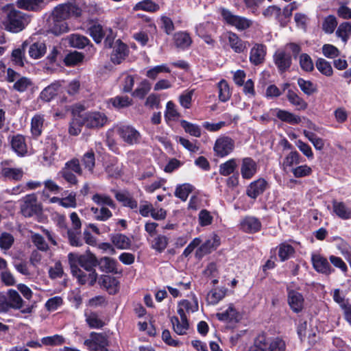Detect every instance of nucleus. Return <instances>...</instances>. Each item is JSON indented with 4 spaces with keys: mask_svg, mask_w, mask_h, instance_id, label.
Returning a JSON list of instances; mask_svg holds the SVG:
<instances>
[{
    "mask_svg": "<svg viewBox=\"0 0 351 351\" xmlns=\"http://www.w3.org/2000/svg\"><path fill=\"white\" fill-rule=\"evenodd\" d=\"M84 344L92 351H109L108 336L105 333L91 332L90 338L84 341Z\"/></svg>",
    "mask_w": 351,
    "mask_h": 351,
    "instance_id": "6",
    "label": "nucleus"
},
{
    "mask_svg": "<svg viewBox=\"0 0 351 351\" xmlns=\"http://www.w3.org/2000/svg\"><path fill=\"white\" fill-rule=\"evenodd\" d=\"M193 186L189 183L179 184L176 186L174 195L176 197L180 199L182 201L185 202L189 194L193 191Z\"/></svg>",
    "mask_w": 351,
    "mask_h": 351,
    "instance_id": "45",
    "label": "nucleus"
},
{
    "mask_svg": "<svg viewBox=\"0 0 351 351\" xmlns=\"http://www.w3.org/2000/svg\"><path fill=\"white\" fill-rule=\"evenodd\" d=\"M116 199L122 203L125 207H128L131 209H136L138 207L137 201L134 199L128 192L118 191L114 195Z\"/></svg>",
    "mask_w": 351,
    "mask_h": 351,
    "instance_id": "35",
    "label": "nucleus"
},
{
    "mask_svg": "<svg viewBox=\"0 0 351 351\" xmlns=\"http://www.w3.org/2000/svg\"><path fill=\"white\" fill-rule=\"evenodd\" d=\"M276 117L284 122L289 124H298L301 122V119L291 112L283 110H278Z\"/></svg>",
    "mask_w": 351,
    "mask_h": 351,
    "instance_id": "44",
    "label": "nucleus"
},
{
    "mask_svg": "<svg viewBox=\"0 0 351 351\" xmlns=\"http://www.w3.org/2000/svg\"><path fill=\"white\" fill-rule=\"evenodd\" d=\"M86 53L77 51L67 53L64 58V63L66 66H74L83 62Z\"/></svg>",
    "mask_w": 351,
    "mask_h": 351,
    "instance_id": "39",
    "label": "nucleus"
},
{
    "mask_svg": "<svg viewBox=\"0 0 351 351\" xmlns=\"http://www.w3.org/2000/svg\"><path fill=\"white\" fill-rule=\"evenodd\" d=\"M303 134L312 143L316 149L322 150L324 148V140L318 137L315 133L304 130Z\"/></svg>",
    "mask_w": 351,
    "mask_h": 351,
    "instance_id": "59",
    "label": "nucleus"
},
{
    "mask_svg": "<svg viewBox=\"0 0 351 351\" xmlns=\"http://www.w3.org/2000/svg\"><path fill=\"white\" fill-rule=\"evenodd\" d=\"M108 103L111 104L113 108L117 110L128 108L132 105V99L128 96H116L110 98Z\"/></svg>",
    "mask_w": 351,
    "mask_h": 351,
    "instance_id": "38",
    "label": "nucleus"
},
{
    "mask_svg": "<svg viewBox=\"0 0 351 351\" xmlns=\"http://www.w3.org/2000/svg\"><path fill=\"white\" fill-rule=\"evenodd\" d=\"M178 313L180 317V320L176 316H173L171 318V322L173 325L174 332L178 335H184L187 333L189 329V322L186 315V313L181 309L177 310Z\"/></svg>",
    "mask_w": 351,
    "mask_h": 351,
    "instance_id": "15",
    "label": "nucleus"
},
{
    "mask_svg": "<svg viewBox=\"0 0 351 351\" xmlns=\"http://www.w3.org/2000/svg\"><path fill=\"white\" fill-rule=\"evenodd\" d=\"M71 271L73 276L77 279V282L81 285L88 283L89 286L92 287L95 284L97 279L96 271H88V274H86L80 269L77 265H71Z\"/></svg>",
    "mask_w": 351,
    "mask_h": 351,
    "instance_id": "12",
    "label": "nucleus"
},
{
    "mask_svg": "<svg viewBox=\"0 0 351 351\" xmlns=\"http://www.w3.org/2000/svg\"><path fill=\"white\" fill-rule=\"evenodd\" d=\"M29 45V43L27 40L24 41L20 48L15 49L12 52V60L15 63V64L23 66H24V59H25V53L26 47Z\"/></svg>",
    "mask_w": 351,
    "mask_h": 351,
    "instance_id": "40",
    "label": "nucleus"
},
{
    "mask_svg": "<svg viewBox=\"0 0 351 351\" xmlns=\"http://www.w3.org/2000/svg\"><path fill=\"white\" fill-rule=\"evenodd\" d=\"M51 32L56 36H59L68 32V24L64 21H60L58 19H53V24L51 27Z\"/></svg>",
    "mask_w": 351,
    "mask_h": 351,
    "instance_id": "51",
    "label": "nucleus"
},
{
    "mask_svg": "<svg viewBox=\"0 0 351 351\" xmlns=\"http://www.w3.org/2000/svg\"><path fill=\"white\" fill-rule=\"evenodd\" d=\"M70 47L78 49H85L86 56L90 59L96 53L97 49L86 36L80 34H71L68 36Z\"/></svg>",
    "mask_w": 351,
    "mask_h": 351,
    "instance_id": "3",
    "label": "nucleus"
},
{
    "mask_svg": "<svg viewBox=\"0 0 351 351\" xmlns=\"http://www.w3.org/2000/svg\"><path fill=\"white\" fill-rule=\"evenodd\" d=\"M44 121V115L40 114H36L32 118L30 132L33 139L37 140L41 136L43 130Z\"/></svg>",
    "mask_w": 351,
    "mask_h": 351,
    "instance_id": "27",
    "label": "nucleus"
},
{
    "mask_svg": "<svg viewBox=\"0 0 351 351\" xmlns=\"http://www.w3.org/2000/svg\"><path fill=\"white\" fill-rule=\"evenodd\" d=\"M337 20L334 15L326 16L322 23V29L326 34H332L337 26Z\"/></svg>",
    "mask_w": 351,
    "mask_h": 351,
    "instance_id": "53",
    "label": "nucleus"
},
{
    "mask_svg": "<svg viewBox=\"0 0 351 351\" xmlns=\"http://www.w3.org/2000/svg\"><path fill=\"white\" fill-rule=\"evenodd\" d=\"M8 295L9 300L5 295L7 307H5V310H2V313H7L10 308L20 309L23 306V301L19 293L16 290L10 289L8 292Z\"/></svg>",
    "mask_w": 351,
    "mask_h": 351,
    "instance_id": "24",
    "label": "nucleus"
},
{
    "mask_svg": "<svg viewBox=\"0 0 351 351\" xmlns=\"http://www.w3.org/2000/svg\"><path fill=\"white\" fill-rule=\"evenodd\" d=\"M241 229L249 234H253L258 232L262 227L260 220L253 216H247L242 219L240 221Z\"/></svg>",
    "mask_w": 351,
    "mask_h": 351,
    "instance_id": "20",
    "label": "nucleus"
},
{
    "mask_svg": "<svg viewBox=\"0 0 351 351\" xmlns=\"http://www.w3.org/2000/svg\"><path fill=\"white\" fill-rule=\"evenodd\" d=\"M159 9V5L152 0H143L137 3L134 7L136 10H141L150 12H157Z\"/></svg>",
    "mask_w": 351,
    "mask_h": 351,
    "instance_id": "47",
    "label": "nucleus"
},
{
    "mask_svg": "<svg viewBox=\"0 0 351 351\" xmlns=\"http://www.w3.org/2000/svg\"><path fill=\"white\" fill-rule=\"evenodd\" d=\"M169 244V238L163 234H158L150 243V247L158 253L165 251Z\"/></svg>",
    "mask_w": 351,
    "mask_h": 351,
    "instance_id": "37",
    "label": "nucleus"
},
{
    "mask_svg": "<svg viewBox=\"0 0 351 351\" xmlns=\"http://www.w3.org/2000/svg\"><path fill=\"white\" fill-rule=\"evenodd\" d=\"M73 119L69 123V133L72 136H77L82 132V128L84 125V120L81 116V112H72Z\"/></svg>",
    "mask_w": 351,
    "mask_h": 351,
    "instance_id": "28",
    "label": "nucleus"
},
{
    "mask_svg": "<svg viewBox=\"0 0 351 351\" xmlns=\"http://www.w3.org/2000/svg\"><path fill=\"white\" fill-rule=\"evenodd\" d=\"M295 252L292 245L283 243L278 247V256L282 261L289 259Z\"/></svg>",
    "mask_w": 351,
    "mask_h": 351,
    "instance_id": "57",
    "label": "nucleus"
},
{
    "mask_svg": "<svg viewBox=\"0 0 351 351\" xmlns=\"http://www.w3.org/2000/svg\"><path fill=\"white\" fill-rule=\"evenodd\" d=\"M47 52V46L44 42L37 41L29 45L28 53L32 59H40Z\"/></svg>",
    "mask_w": 351,
    "mask_h": 351,
    "instance_id": "33",
    "label": "nucleus"
},
{
    "mask_svg": "<svg viewBox=\"0 0 351 351\" xmlns=\"http://www.w3.org/2000/svg\"><path fill=\"white\" fill-rule=\"evenodd\" d=\"M336 35L346 43L351 35V23L349 22L341 23L337 27Z\"/></svg>",
    "mask_w": 351,
    "mask_h": 351,
    "instance_id": "48",
    "label": "nucleus"
},
{
    "mask_svg": "<svg viewBox=\"0 0 351 351\" xmlns=\"http://www.w3.org/2000/svg\"><path fill=\"white\" fill-rule=\"evenodd\" d=\"M10 146L19 157H24L27 155L28 147L25 136L21 134L13 135L10 140Z\"/></svg>",
    "mask_w": 351,
    "mask_h": 351,
    "instance_id": "16",
    "label": "nucleus"
},
{
    "mask_svg": "<svg viewBox=\"0 0 351 351\" xmlns=\"http://www.w3.org/2000/svg\"><path fill=\"white\" fill-rule=\"evenodd\" d=\"M117 132L123 141L130 145L141 143L140 132L131 125H121L117 127Z\"/></svg>",
    "mask_w": 351,
    "mask_h": 351,
    "instance_id": "10",
    "label": "nucleus"
},
{
    "mask_svg": "<svg viewBox=\"0 0 351 351\" xmlns=\"http://www.w3.org/2000/svg\"><path fill=\"white\" fill-rule=\"evenodd\" d=\"M14 241V237L10 233L3 232L0 236V248L8 250L12 247Z\"/></svg>",
    "mask_w": 351,
    "mask_h": 351,
    "instance_id": "63",
    "label": "nucleus"
},
{
    "mask_svg": "<svg viewBox=\"0 0 351 351\" xmlns=\"http://www.w3.org/2000/svg\"><path fill=\"white\" fill-rule=\"evenodd\" d=\"M93 201L99 206H108L112 208H115L116 204L112 198L106 195L95 193L93 197Z\"/></svg>",
    "mask_w": 351,
    "mask_h": 351,
    "instance_id": "56",
    "label": "nucleus"
},
{
    "mask_svg": "<svg viewBox=\"0 0 351 351\" xmlns=\"http://www.w3.org/2000/svg\"><path fill=\"white\" fill-rule=\"evenodd\" d=\"M234 148V143L228 136L221 137V157L226 156L231 153Z\"/></svg>",
    "mask_w": 351,
    "mask_h": 351,
    "instance_id": "54",
    "label": "nucleus"
},
{
    "mask_svg": "<svg viewBox=\"0 0 351 351\" xmlns=\"http://www.w3.org/2000/svg\"><path fill=\"white\" fill-rule=\"evenodd\" d=\"M285 342L280 337H270L259 335L249 351H285Z\"/></svg>",
    "mask_w": 351,
    "mask_h": 351,
    "instance_id": "1",
    "label": "nucleus"
},
{
    "mask_svg": "<svg viewBox=\"0 0 351 351\" xmlns=\"http://www.w3.org/2000/svg\"><path fill=\"white\" fill-rule=\"evenodd\" d=\"M267 186L268 183L264 178H259L250 184L246 193L250 197L256 199L266 190Z\"/></svg>",
    "mask_w": 351,
    "mask_h": 351,
    "instance_id": "22",
    "label": "nucleus"
},
{
    "mask_svg": "<svg viewBox=\"0 0 351 351\" xmlns=\"http://www.w3.org/2000/svg\"><path fill=\"white\" fill-rule=\"evenodd\" d=\"M112 245L118 250H129L132 245L130 237L122 233H113L109 235Z\"/></svg>",
    "mask_w": 351,
    "mask_h": 351,
    "instance_id": "25",
    "label": "nucleus"
},
{
    "mask_svg": "<svg viewBox=\"0 0 351 351\" xmlns=\"http://www.w3.org/2000/svg\"><path fill=\"white\" fill-rule=\"evenodd\" d=\"M241 319V315L232 306L230 305L226 310L221 313V322L225 329L233 328Z\"/></svg>",
    "mask_w": 351,
    "mask_h": 351,
    "instance_id": "14",
    "label": "nucleus"
},
{
    "mask_svg": "<svg viewBox=\"0 0 351 351\" xmlns=\"http://www.w3.org/2000/svg\"><path fill=\"white\" fill-rule=\"evenodd\" d=\"M88 31L90 36L97 44L101 43L106 34V29H104L103 26L97 22L93 23L89 27Z\"/></svg>",
    "mask_w": 351,
    "mask_h": 351,
    "instance_id": "36",
    "label": "nucleus"
},
{
    "mask_svg": "<svg viewBox=\"0 0 351 351\" xmlns=\"http://www.w3.org/2000/svg\"><path fill=\"white\" fill-rule=\"evenodd\" d=\"M0 173L5 179L13 181L21 180L24 175L22 168L11 167H2Z\"/></svg>",
    "mask_w": 351,
    "mask_h": 351,
    "instance_id": "32",
    "label": "nucleus"
},
{
    "mask_svg": "<svg viewBox=\"0 0 351 351\" xmlns=\"http://www.w3.org/2000/svg\"><path fill=\"white\" fill-rule=\"evenodd\" d=\"M82 12V9L77 5L68 2L55 7L52 12V18L65 21L71 16H81Z\"/></svg>",
    "mask_w": 351,
    "mask_h": 351,
    "instance_id": "4",
    "label": "nucleus"
},
{
    "mask_svg": "<svg viewBox=\"0 0 351 351\" xmlns=\"http://www.w3.org/2000/svg\"><path fill=\"white\" fill-rule=\"evenodd\" d=\"M198 301L195 295H193V302L189 300L183 299L178 304V309H181L186 313H195L198 311Z\"/></svg>",
    "mask_w": 351,
    "mask_h": 351,
    "instance_id": "41",
    "label": "nucleus"
},
{
    "mask_svg": "<svg viewBox=\"0 0 351 351\" xmlns=\"http://www.w3.org/2000/svg\"><path fill=\"white\" fill-rule=\"evenodd\" d=\"M334 213L342 219H351V208H348L345 203L334 200L332 202Z\"/></svg>",
    "mask_w": 351,
    "mask_h": 351,
    "instance_id": "34",
    "label": "nucleus"
},
{
    "mask_svg": "<svg viewBox=\"0 0 351 351\" xmlns=\"http://www.w3.org/2000/svg\"><path fill=\"white\" fill-rule=\"evenodd\" d=\"M300 65L301 69L306 72H311L314 70L313 60L307 53H302L300 55Z\"/></svg>",
    "mask_w": 351,
    "mask_h": 351,
    "instance_id": "60",
    "label": "nucleus"
},
{
    "mask_svg": "<svg viewBox=\"0 0 351 351\" xmlns=\"http://www.w3.org/2000/svg\"><path fill=\"white\" fill-rule=\"evenodd\" d=\"M151 90V84L148 80H143L140 85L132 92V95L134 97L143 99Z\"/></svg>",
    "mask_w": 351,
    "mask_h": 351,
    "instance_id": "49",
    "label": "nucleus"
},
{
    "mask_svg": "<svg viewBox=\"0 0 351 351\" xmlns=\"http://www.w3.org/2000/svg\"><path fill=\"white\" fill-rule=\"evenodd\" d=\"M81 116L84 122V126L89 129L101 128L108 121L107 116L101 112H81Z\"/></svg>",
    "mask_w": 351,
    "mask_h": 351,
    "instance_id": "8",
    "label": "nucleus"
},
{
    "mask_svg": "<svg viewBox=\"0 0 351 351\" xmlns=\"http://www.w3.org/2000/svg\"><path fill=\"white\" fill-rule=\"evenodd\" d=\"M80 232L81 231L80 230L69 229L67 230L68 239L71 245L75 247L82 245V241L80 239Z\"/></svg>",
    "mask_w": 351,
    "mask_h": 351,
    "instance_id": "62",
    "label": "nucleus"
},
{
    "mask_svg": "<svg viewBox=\"0 0 351 351\" xmlns=\"http://www.w3.org/2000/svg\"><path fill=\"white\" fill-rule=\"evenodd\" d=\"M68 257L71 268V265H80L86 271H95V267L98 264V258L90 250H86L85 254L80 255L69 253Z\"/></svg>",
    "mask_w": 351,
    "mask_h": 351,
    "instance_id": "2",
    "label": "nucleus"
},
{
    "mask_svg": "<svg viewBox=\"0 0 351 351\" xmlns=\"http://www.w3.org/2000/svg\"><path fill=\"white\" fill-rule=\"evenodd\" d=\"M267 53L266 47L263 44H255L250 50V61L254 65H259L264 62Z\"/></svg>",
    "mask_w": 351,
    "mask_h": 351,
    "instance_id": "21",
    "label": "nucleus"
},
{
    "mask_svg": "<svg viewBox=\"0 0 351 351\" xmlns=\"http://www.w3.org/2000/svg\"><path fill=\"white\" fill-rule=\"evenodd\" d=\"M180 125L186 133L195 137L201 136V129L199 126L196 124L191 123L186 120L180 121Z\"/></svg>",
    "mask_w": 351,
    "mask_h": 351,
    "instance_id": "55",
    "label": "nucleus"
},
{
    "mask_svg": "<svg viewBox=\"0 0 351 351\" xmlns=\"http://www.w3.org/2000/svg\"><path fill=\"white\" fill-rule=\"evenodd\" d=\"M129 53L128 46L121 39H117L112 47L110 60L114 64H120L128 56Z\"/></svg>",
    "mask_w": 351,
    "mask_h": 351,
    "instance_id": "13",
    "label": "nucleus"
},
{
    "mask_svg": "<svg viewBox=\"0 0 351 351\" xmlns=\"http://www.w3.org/2000/svg\"><path fill=\"white\" fill-rule=\"evenodd\" d=\"M311 261L313 268L319 273L329 275L334 271L328 260L319 254H312Z\"/></svg>",
    "mask_w": 351,
    "mask_h": 351,
    "instance_id": "17",
    "label": "nucleus"
},
{
    "mask_svg": "<svg viewBox=\"0 0 351 351\" xmlns=\"http://www.w3.org/2000/svg\"><path fill=\"white\" fill-rule=\"evenodd\" d=\"M288 304L293 311L300 312L304 306L303 295L296 291L288 289Z\"/></svg>",
    "mask_w": 351,
    "mask_h": 351,
    "instance_id": "26",
    "label": "nucleus"
},
{
    "mask_svg": "<svg viewBox=\"0 0 351 351\" xmlns=\"http://www.w3.org/2000/svg\"><path fill=\"white\" fill-rule=\"evenodd\" d=\"M165 117L166 119L171 121H175L177 118L180 117V113L176 109L174 103L171 101L167 103Z\"/></svg>",
    "mask_w": 351,
    "mask_h": 351,
    "instance_id": "64",
    "label": "nucleus"
},
{
    "mask_svg": "<svg viewBox=\"0 0 351 351\" xmlns=\"http://www.w3.org/2000/svg\"><path fill=\"white\" fill-rule=\"evenodd\" d=\"M59 87L57 83L51 84L41 91L40 98L45 101H50L57 95Z\"/></svg>",
    "mask_w": 351,
    "mask_h": 351,
    "instance_id": "42",
    "label": "nucleus"
},
{
    "mask_svg": "<svg viewBox=\"0 0 351 351\" xmlns=\"http://www.w3.org/2000/svg\"><path fill=\"white\" fill-rule=\"evenodd\" d=\"M298 84L300 89L308 95H311L317 91L316 85L311 81L299 78L298 80Z\"/></svg>",
    "mask_w": 351,
    "mask_h": 351,
    "instance_id": "58",
    "label": "nucleus"
},
{
    "mask_svg": "<svg viewBox=\"0 0 351 351\" xmlns=\"http://www.w3.org/2000/svg\"><path fill=\"white\" fill-rule=\"evenodd\" d=\"M196 34L202 38L205 43L214 47L216 43L215 40L213 38V36L217 34V27L213 23L206 22L200 23L195 27Z\"/></svg>",
    "mask_w": 351,
    "mask_h": 351,
    "instance_id": "11",
    "label": "nucleus"
},
{
    "mask_svg": "<svg viewBox=\"0 0 351 351\" xmlns=\"http://www.w3.org/2000/svg\"><path fill=\"white\" fill-rule=\"evenodd\" d=\"M287 99L298 110H305L307 107V103L291 90L287 92Z\"/></svg>",
    "mask_w": 351,
    "mask_h": 351,
    "instance_id": "46",
    "label": "nucleus"
},
{
    "mask_svg": "<svg viewBox=\"0 0 351 351\" xmlns=\"http://www.w3.org/2000/svg\"><path fill=\"white\" fill-rule=\"evenodd\" d=\"M82 162L86 169H88L91 172L93 171L95 165V158L92 149L84 154Z\"/></svg>",
    "mask_w": 351,
    "mask_h": 351,
    "instance_id": "61",
    "label": "nucleus"
},
{
    "mask_svg": "<svg viewBox=\"0 0 351 351\" xmlns=\"http://www.w3.org/2000/svg\"><path fill=\"white\" fill-rule=\"evenodd\" d=\"M173 42L177 48L184 50L191 46L192 39L189 33L180 31L173 35Z\"/></svg>",
    "mask_w": 351,
    "mask_h": 351,
    "instance_id": "29",
    "label": "nucleus"
},
{
    "mask_svg": "<svg viewBox=\"0 0 351 351\" xmlns=\"http://www.w3.org/2000/svg\"><path fill=\"white\" fill-rule=\"evenodd\" d=\"M41 343L44 346H58L65 343V339L60 335L44 337L41 339Z\"/></svg>",
    "mask_w": 351,
    "mask_h": 351,
    "instance_id": "52",
    "label": "nucleus"
},
{
    "mask_svg": "<svg viewBox=\"0 0 351 351\" xmlns=\"http://www.w3.org/2000/svg\"><path fill=\"white\" fill-rule=\"evenodd\" d=\"M225 37L228 39L230 47L234 52L241 53L246 48L245 42L241 40L235 33L228 32Z\"/></svg>",
    "mask_w": 351,
    "mask_h": 351,
    "instance_id": "31",
    "label": "nucleus"
},
{
    "mask_svg": "<svg viewBox=\"0 0 351 351\" xmlns=\"http://www.w3.org/2000/svg\"><path fill=\"white\" fill-rule=\"evenodd\" d=\"M44 0H17L16 5L19 8L28 11H38Z\"/></svg>",
    "mask_w": 351,
    "mask_h": 351,
    "instance_id": "43",
    "label": "nucleus"
},
{
    "mask_svg": "<svg viewBox=\"0 0 351 351\" xmlns=\"http://www.w3.org/2000/svg\"><path fill=\"white\" fill-rule=\"evenodd\" d=\"M221 14L223 21L228 25L235 27L239 30H245L252 25V21L233 14L228 10L223 9Z\"/></svg>",
    "mask_w": 351,
    "mask_h": 351,
    "instance_id": "9",
    "label": "nucleus"
},
{
    "mask_svg": "<svg viewBox=\"0 0 351 351\" xmlns=\"http://www.w3.org/2000/svg\"><path fill=\"white\" fill-rule=\"evenodd\" d=\"M23 20L24 14L23 12L12 9L8 13L4 21L5 29L10 32H19L25 27Z\"/></svg>",
    "mask_w": 351,
    "mask_h": 351,
    "instance_id": "7",
    "label": "nucleus"
},
{
    "mask_svg": "<svg viewBox=\"0 0 351 351\" xmlns=\"http://www.w3.org/2000/svg\"><path fill=\"white\" fill-rule=\"evenodd\" d=\"M258 165L252 158L246 157L242 160L241 173L243 179L252 178L258 171Z\"/></svg>",
    "mask_w": 351,
    "mask_h": 351,
    "instance_id": "19",
    "label": "nucleus"
},
{
    "mask_svg": "<svg viewBox=\"0 0 351 351\" xmlns=\"http://www.w3.org/2000/svg\"><path fill=\"white\" fill-rule=\"evenodd\" d=\"M58 145L56 138L51 135L47 136L45 139L43 158L45 160L52 158L56 154Z\"/></svg>",
    "mask_w": 351,
    "mask_h": 351,
    "instance_id": "30",
    "label": "nucleus"
},
{
    "mask_svg": "<svg viewBox=\"0 0 351 351\" xmlns=\"http://www.w3.org/2000/svg\"><path fill=\"white\" fill-rule=\"evenodd\" d=\"M21 212L25 217L39 216L43 213V206L38 202L36 194L32 193L24 197L23 204L21 206Z\"/></svg>",
    "mask_w": 351,
    "mask_h": 351,
    "instance_id": "5",
    "label": "nucleus"
},
{
    "mask_svg": "<svg viewBox=\"0 0 351 351\" xmlns=\"http://www.w3.org/2000/svg\"><path fill=\"white\" fill-rule=\"evenodd\" d=\"M274 62L279 72L282 73L290 68L292 59L290 54L285 51L278 50L274 55Z\"/></svg>",
    "mask_w": 351,
    "mask_h": 351,
    "instance_id": "18",
    "label": "nucleus"
},
{
    "mask_svg": "<svg viewBox=\"0 0 351 351\" xmlns=\"http://www.w3.org/2000/svg\"><path fill=\"white\" fill-rule=\"evenodd\" d=\"M117 265L118 262L115 259L108 256L101 257L98 259V264H97L101 271L114 274L121 273V271H117Z\"/></svg>",
    "mask_w": 351,
    "mask_h": 351,
    "instance_id": "23",
    "label": "nucleus"
},
{
    "mask_svg": "<svg viewBox=\"0 0 351 351\" xmlns=\"http://www.w3.org/2000/svg\"><path fill=\"white\" fill-rule=\"evenodd\" d=\"M315 66L317 70L326 76L330 77L333 73L330 63L324 58H318L315 62Z\"/></svg>",
    "mask_w": 351,
    "mask_h": 351,
    "instance_id": "50",
    "label": "nucleus"
}]
</instances>
